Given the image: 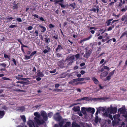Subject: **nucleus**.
Here are the masks:
<instances>
[{
  "mask_svg": "<svg viewBox=\"0 0 127 127\" xmlns=\"http://www.w3.org/2000/svg\"><path fill=\"white\" fill-rule=\"evenodd\" d=\"M111 106H110V108H109V107H108V108L107 109V111H108V112H109L110 113H111Z\"/></svg>",
  "mask_w": 127,
  "mask_h": 127,
  "instance_id": "680f3d73",
  "label": "nucleus"
},
{
  "mask_svg": "<svg viewBox=\"0 0 127 127\" xmlns=\"http://www.w3.org/2000/svg\"><path fill=\"white\" fill-rule=\"evenodd\" d=\"M125 35H126V37H127V31L125 32L122 34L120 38H121L122 37Z\"/></svg>",
  "mask_w": 127,
  "mask_h": 127,
  "instance_id": "473e14b6",
  "label": "nucleus"
},
{
  "mask_svg": "<svg viewBox=\"0 0 127 127\" xmlns=\"http://www.w3.org/2000/svg\"><path fill=\"white\" fill-rule=\"evenodd\" d=\"M111 77L109 75L107 76L106 78V80L109 81L111 79Z\"/></svg>",
  "mask_w": 127,
  "mask_h": 127,
  "instance_id": "13d9d810",
  "label": "nucleus"
},
{
  "mask_svg": "<svg viewBox=\"0 0 127 127\" xmlns=\"http://www.w3.org/2000/svg\"><path fill=\"white\" fill-rule=\"evenodd\" d=\"M63 49V48L60 45H59L55 50L56 52H60L61 50Z\"/></svg>",
  "mask_w": 127,
  "mask_h": 127,
  "instance_id": "6e6552de",
  "label": "nucleus"
},
{
  "mask_svg": "<svg viewBox=\"0 0 127 127\" xmlns=\"http://www.w3.org/2000/svg\"><path fill=\"white\" fill-rule=\"evenodd\" d=\"M33 35L35 36L38 35V32L37 30H36L35 32L33 33Z\"/></svg>",
  "mask_w": 127,
  "mask_h": 127,
  "instance_id": "a18cd8bd",
  "label": "nucleus"
},
{
  "mask_svg": "<svg viewBox=\"0 0 127 127\" xmlns=\"http://www.w3.org/2000/svg\"><path fill=\"white\" fill-rule=\"evenodd\" d=\"M78 79V78H76L75 79H74L73 80L74 83L76 85H77L78 84H80V82H78V81H79Z\"/></svg>",
  "mask_w": 127,
  "mask_h": 127,
  "instance_id": "393cba45",
  "label": "nucleus"
},
{
  "mask_svg": "<svg viewBox=\"0 0 127 127\" xmlns=\"http://www.w3.org/2000/svg\"><path fill=\"white\" fill-rule=\"evenodd\" d=\"M105 99L104 97H99V98H93L92 99L94 101L97 100H104Z\"/></svg>",
  "mask_w": 127,
  "mask_h": 127,
  "instance_id": "4be33fe9",
  "label": "nucleus"
},
{
  "mask_svg": "<svg viewBox=\"0 0 127 127\" xmlns=\"http://www.w3.org/2000/svg\"><path fill=\"white\" fill-rule=\"evenodd\" d=\"M114 27L115 26L114 25H112L111 26L109 27L107 29V31H111Z\"/></svg>",
  "mask_w": 127,
  "mask_h": 127,
  "instance_id": "2f4dec72",
  "label": "nucleus"
},
{
  "mask_svg": "<svg viewBox=\"0 0 127 127\" xmlns=\"http://www.w3.org/2000/svg\"><path fill=\"white\" fill-rule=\"evenodd\" d=\"M55 27V25H53L52 24H50L49 25V28L50 29H52V28H54Z\"/></svg>",
  "mask_w": 127,
  "mask_h": 127,
  "instance_id": "de8ad7c7",
  "label": "nucleus"
},
{
  "mask_svg": "<svg viewBox=\"0 0 127 127\" xmlns=\"http://www.w3.org/2000/svg\"><path fill=\"white\" fill-rule=\"evenodd\" d=\"M112 15L113 16H115V17H116V18H117L119 17V15H116L114 13H113L112 14Z\"/></svg>",
  "mask_w": 127,
  "mask_h": 127,
  "instance_id": "0e129e2a",
  "label": "nucleus"
},
{
  "mask_svg": "<svg viewBox=\"0 0 127 127\" xmlns=\"http://www.w3.org/2000/svg\"><path fill=\"white\" fill-rule=\"evenodd\" d=\"M86 51L84 55V56L85 58H88L92 53V51L90 50H88L86 48Z\"/></svg>",
  "mask_w": 127,
  "mask_h": 127,
  "instance_id": "7ed1b4c3",
  "label": "nucleus"
},
{
  "mask_svg": "<svg viewBox=\"0 0 127 127\" xmlns=\"http://www.w3.org/2000/svg\"><path fill=\"white\" fill-rule=\"evenodd\" d=\"M5 114V113L4 111L0 110V119L2 118Z\"/></svg>",
  "mask_w": 127,
  "mask_h": 127,
  "instance_id": "6ab92c4d",
  "label": "nucleus"
},
{
  "mask_svg": "<svg viewBox=\"0 0 127 127\" xmlns=\"http://www.w3.org/2000/svg\"><path fill=\"white\" fill-rule=\"evenodd\" d=\"M92 37V35H90L88 37L83 39V40L84 41H85L86 40H89Z\"/></svg>",
  "mask_w": 127,
  "mask_h": 127,
  "instance_id": "e433bc0d",
  "label": "nucleus"
},
{
  "mask_svg": "<svg viewBox=\"0 0 127 127\" xmlns=\"http://www.w3.org/2000/svg\"><path fill=\"white\" fill-rule=\"evenodd\" d=\"M125 3V0H120V2L118 4V7L121 8L122 6V4Z\"/></svg>",
  "mask_w": 127,
  "mask_h": 127,
  "instance_id": "f3484780",
  "label": "nucleus"
},
{
  "mask_svg": "<svg viewBox=\"0 0 127 127\" xmlns=\"http://www.w3.org/2000/svg\"><path fill=\"white\" fill-rule=\"evenodd\" d=\"M90 10L91 11H93L95 12L97 11V9H96V8L93 7Z\"/></svg>",
  "mask_w": 127,
  "mask_h": 127,
  "instance_id": "c03bdc74",
  "label": "nucleus"
},
{
  "mask_svg": "<svg viewBox=\"0 0 127 127\" xmlns=\"http://www.w3.org/2000/svg\"><path fill=\"white\" fill-rule=\"evenodd\" d=\"M41 116L43 117V119L40 120L39 119L34 117V119L36 123L38 125H42L45 123V121H47L48 119V117L46 112L42 110L40 112Z\"/></svg>",
  "mask_w": 127,
  "mask_h": 127,
  "instance_id": "f257e3e1",
  "label": "nucleus"
},
{
  "mask_svg": "<svg viewBox=\"0 0 127 127\" xmlns=\"http://www.w3.org/2000/svg\"><path fill=\"white\" fill-rule=\"evenodd\" d=\"M19 81H16L15 82H14L12 83V85L13 86H15L17 88L19 87Z\"/></svg>",
  "mask_w": 127,
  "mask_h": 127,
  "instance_id": "dca6fc26",
  "label": "nucleus"
},
{
  "mask_svg": "<svg viewBox=\"0 0 127 127\" xmlns=\"http://www.w3.org/2000/svg\"><path fill=\"white\" fill-rule=\"evenodd\" d=\"M111 22L108 20L106 22L107 26H109L111 24Z\"/></svg>",
  "mask_w": 127,
  "mask_h": 127,
  "instance_id": "6e6d98bb",
  "label": "nucleus"
},
{
  "mask_svg": "<svg viewBox=\"0 0 127 127\" xmlns=\"http://www.w3.org/2000/svg\"><path fill=\"white\" fill-rule=\"evenodd\" d=\"M69 5L71 7L72 9H74L75 8V3H72L70 4Z\"/></svg>",
  "mask_w": 127,
  "mask_h": 127,
  "instance_id": "7c9ffc66",
  "label": "nucleus"
},
{
  "mask_svg": "<svg viewBox=\"0 0 127 127\" xmlns=\"http://www.w3.org/2000/svg\"><path fill=\"white\" fill-rule=\"evenodd\" d=\"M56 56L58 58L62 57V54L59 53H57L56 54Z\"/></svg>",
  "mask_w": 127,
  "mask_h": 127,
  "instance_id": "49530a36",
  "label": "nucleus"
},
{
  "mask_svg": "<svg viewBox=\"0 0 127 127\" xmlns=\"http://www.w3.org/2000/svg\"><path fill=\"white\" fill-rule=\"evenodd\" d=\"M32 15L34 17V19H36V18L38 19L39 18V16L37 15L34 14V15Z\"/></svg>",
  "mask_w": 127,
  "mask_h": 127,
  "instance_id": "603ef678",
  "label": "nucleus"
},
{
  "mask_svg": "<svg viewBox=\"0 0 127 127\" xmlns=\"http://www.w3.org/2000/svg\"><path fill=\"white\" fill-rule=\"evenodd\" d=\"M89 98V97H83L81 98L82 100H86V101H89L90 100V99L88 100V99Z\"/></svg>",
  "mask_w": 127,
  "mask_h": 127,
  "instance_id": "58836bf2",
  "label": "nucleus"
},
{
  "mask_svg": "<svg viewBox=\"0 0 127 127\" xmlns=\"http://www.w3.org/2000/svg\"><path fill=\"white\" fill-rule=\"evenodd\" d=\"M80 56V54H77L75 55V57L77 59H79Z\"/></svg>",
  "mask_w": 127,
  "mask_h": 127,
  "instance_id": "79ce46f5",
  "label": "nucleus"
},
{
  "mask_svg": "<svg viewBox=\"0 0 127 127\" xmlns=\"http://www.w3.org/2000/svg\"><path fill=\"white\" fill-rule=\"evenodd\" d=\"M39 20L40 21L44 22L45 20L42 17H39Z\"/></svg>",
  "mask_w": 127,
  "mask_h": 127,
  "instance_id": "8fccbe9b",
  "label": "nucleus"
},
{
  "mask_svg": "<svg viewBox=\"0 0 127 127\" xmlns=\"http://www.w3.org/2000/svg\"><path fill=\"white\" fill-rule=\"evenodd\" d=\"M38 76L42 77L44 76V75L43 74L42 72H40V73H39L37 75Z\"/></svg>",
  "mask_w": 127,
  "mask_h": 127,
  "instance_id": "864d4df0",
  "label": "nucleus"
},
{
  "mask_svg": "<svg viewBox=\"0 0 127 127\" xmlns=\"http://www.w3.org/2000/svg\"><path fill=\"white\" fill-rule=\"evenodd\" d=\"M112 125L113 126H114L116 124V122L115 121H113L112 122Z\"/></svg>",
  "mask_w": 127,
  "mask_h": 127,
  "instance_id": "774afa93",
  "label": "nucleus"
},
{
  "mask_svg": "<svg viewBox=\"0 0 127 127\" xmlns=\"http://www.w3.org/2000/svg\"><path fill=\"white\" fill-rule=\"evenodd\" d=\"M34 115L36 117H35L38 119L40 118L41 116L39 114L38 112H36L34 113Z\"/></svg>",
  "mask_w": 127,
  "mask_h": 127,
  "instance_id": "a211bd4d",
  "label": "nucleus"
},
{
  "mask_svg": "<svg viewBox=\"0 0 127 127\" xmlns=\"http://www.w3.org/2000/svg\"><path fill=\"white\" fill-rule=\"evenodd\" d=\"M71 123L70 122H67L65 124L68 127H69Z\"/></svg>",
  "mask_w": 127,
  "mask_h": 127,
  "instance_id": "bf43d9fd",
  "label": "nucleus"
},
{
  "mask_svg": "<svg viewBox=\"0 0 127 127\" xmlns=\"http://www.w3.org/2000/svg\"><path fill=\"white\" fill-rule=\"evenodd\" d=\"M16 91L17 92H25V91H26V90L25 89H24V90L18 89V90H16Z\"/></svg>",
  "mask_w": 127,
  "mask_h": 127,
  "instance_id": "3c124183",
  "label": "nucleus"
},
{
  "mask_svg": "<svg viewBox=\"0 0 127 127\" xmlns=\"http://www.w3.org/2000/svg\"><path fill=\"white\" fill-rule=\"evenodd\" d=\"M12 61L13 62L14 64L16 66L17 65L16 61L15 60V59H14V58H12Z\"/></svg>",
  "mask_w": 127,
  "mask_h": 127,
  "instance_id": "37998d69",
  "label": "nucleus"
},
{
  "mask_svg": "<svg viewBox=\"0 0 127 127\" xmlns=\"http://www.w3.org/2000/svg\"><path fill=\"white\" fill-rule=\"evenodd\" d=\"M25 108L24 106H22L18 107V110L21 112H22L25 110Z\"/></svg>",
  "mask_w": 127,
  "mask_h": 127,
  "instance_id": "9d476101",
  "label": "nucleus"
},
{
  "mask_svg": "<svg viewBox=\"0 0 127 127\" xmlns=\"http://www.w3.org/2000/svg\"><path fill=\"white\" fill-rule=\"evenodd\" d=\"M47 115L49 118H51L53 115V112H51L50 113H48Z\"/></svg>",
  "mask_w": 127,
  "mask_h": 127,
  "instance_id": "72a5a7b5",
  "label": "nucleus"
},
{
  "mask_svg": "<svg viewBox=\"0 0 127 127\" xmlns=\"http://www.w3.org/2000/svg\"><path fill=\"white\" fill-rule=\"evenodd\" d=\"M32 56V53H31L30 54V56H28L27 55H25V59L26 60H28L30 59L31 58L30 57Z\"/></svg>",
  "mask_w": 127,
  "mask_h": 127,
  "instance_id": "f704fd0d",
  "label": "nucleus"
},
{
  "mask_svg": "<svg viewBox=\"0 0 127 127\" xmlns=\"http://www.w3.org/2000/svg\"><path fill=\"white\" fill-rule=\"evenodd\" d=\"M2 79L4 80H9L10 79L9 78H7L5 77H3Z\"/></svg>",
  "mask_w": 127,
  "mask_h": 127,
  "instance_id": "338daca9",
  "label": "nucleus"
},
{
  "mask_svg": "<svg viewBox=\"0 0 127 127\" xmlns=\"http://www.w3.org/2000/svg\"><path fill=\"white\" fill-rule=\"evenodd\" d=\"M78 79L79 81H83L84 80V78H78Z\"/></svg>",
  "mask_w": 127,
  "mask_h": 127,
  "instance_id": "5fc2aeb1",
  "label": "nucleus"
},
{
  "mask_svg": "<svg viewBox=\"0 0 127 127\" xmlns=\"http://www.w3.org/2000/svg\"><path fill=\"white\" fill-rule=\"evenodd\" d=\"M15 78L16 79L18 80H27L26 79V78H24L21 77L20 76H16Z\"/></svg>",
  "mask_w": 127,
  "mask_h": 127,
  "instance_id": "a878e982",
  "label": "nucleus"
},
{
  "mask_svg": "<svg viewBox=\"0 0 127 127\" xmlns=\"http://www.w3.org/2000/svg\"><path fill=\"white\" fill-rule=\"evenodd\" d=\"M13 23H12V24L9 27V28H13L15 27H18V26L16 25H13Z\"/></svg>",
  "mask_w": 127,
  "mask_h": 127,
  "instance_id": "4c0bfd02",
  "label": "nucleus"
},
{
  "mask_svg": "<svg viewBox=\"0 0 127 127\" xmlns=\"http://www.w3.org/2000/svg\"><path fill=\"white\" fill-rule=\"evenodd\" d=\"M44 39V41L47 43H48L49 42H50V40L49 38H48V36L46 34H44L43 35Z\"/></svg>",
  "mask_w": 127,
  "mask_h": 127,
  "instance_id": "423d86ee",
  "label": "nucleus"
},
{
  "mask_svg": "<svg viewBox=\"0 0 127 127\" xmlns=\"http://www.w3.org/2000/svg\"><path fill=\"white\" fill-rule=\"evenodd\" d=\"M13 11L16 12V11L18 9V6L17 4H13Z\"/></svg>",
  "mask_w": 127,
  "mask_h": 127,
  "instance_id": "9b49d317",
  "label": "nucleus"
},
{
  "mask_svg": "<svg viewBox=\"0 0 127 127\" xmlns=\"http://www.w3.org/2000/svg\"><path fill=\"white\" fill-rule=\"evenodd\" d=\"M111 113H116L117 111V107H112L111 106Z\"/></svg>",
  "mask_w": 127,
  "mask_h": 127,
  "instance_id": "1a4fd4ad",
  "label": "nucleus"
},
{
  "mask_svg": "<svg viewBox=\"0 0 127 127\" xmlns=\"http://www.w3.org/2000/svg\"><path fill=\"white\" fill-rule=\"evenodd\" d=\"M39 27L41 29V32H45L46 30V29L45 27L41 25H39Z\"/></svg>",
  "mask_w": 127,
  "mask_h": 127,
  "instance_id": "aec40b11",
  "label": "nucleus"
},
{
  "mask_svg": "<svg viewBox=\"0 0 127 127\" xmlns=\"http://www.w3.org/2000/svg\"><path fill=\"white\" fill-rule=\"evenodd\" d=\"M92 79L94 81V82L95 84H97L99 82L98 80L95 77H93Z\"/></svg>",
  "mask_w": 127,
  "mask_h": 127,
  "instance_id": "cd10ccee",
  "label": "nucleus"
},
{
  "mask_svg": "<svg viewBox=\"0 0 127 127\" xmlns=\"http://www.w3.org/2000/svg\"><path fill=\"white\" fill-rule=\"evenodd\" d=\"M4 57L6 59H8L9 60L10 59V57H9L8 55L6 54H4Z\"/></svg>",
  "mask_w": 127,
  "mask_h": 127,
  "instance_id": "ea45409f",
  "label": "nucleus"
},
{
  "mask_svg": "<svg viewBox=\"0 0 127 127\" xmlns=\"http://www.w3.org/2000/svg\"><path fill=\"white\" fill-rule=\"evenodd\" d=\"M2 108L5 110H8V108L7 107L5 106L3 107H2Z\"/></svg>",
  "mask_w": 127,
  "mask_h": 127,
  "instance_id": "e2e57ef3",
  "label": "nucleus"
},
{
  "mask_svg": "<svg viewBox=\"0 0 127 127\" xmlns=\"http://www.w3.org/2000/svg\"><path fill=\"white\" fill-rule=\"evenodd\" d=\"M16 20L17 21L19 22H21L22 21V20L21 18H16Z\"/></svg>",
  "mask_w": 127,
  "mask_h": 127,
  "instance_id": "052dcab7",
  "label": "nucleus"
},
{
  "mask_svg": "<svg viewBox=\"0 0 127 127\" xmlns=\"http://www.w3.org/2000/svg\"><path fill=\"white\" fill-rule=\"evenodd\" d=\"M108 71H105L102 73L101 75L100 76L102 77H105L108 74Z\"/></svg>",
  "mask_w": 127,
  "mask_h": 127,
  "instance_id": "ddd939ff",
  "label": "nucleus"
},
{
  "mask_svg": "<svg viewBox=\"0 0 127 127\" xmlns=\"http://www.w3.org/2000/svg\"><path fill=\"white\" fill-rule=\"evenodd\" d=\"M72 110L75 112L79 111L80 110V107L79 106H77L73 107L72 108Z\"/></svg>",
  "mask_w": 127,
  "mask_h": 127,
  "instance_id": "4468645a",
  "label": "nucleus"
},
{
  "mask_svg": "<svg viewBox=\"0 0 127 127\" xmlns=\"http://www.w3.org/2000/svg\"><path fill=\"white\" fill-rule=\"evenodd\" d=\"M81 110L82 113L84 115L86 114V108L85 107H83L81 108Z\"/></svg>",
  "mask_w": 127,
  "mask_h": 127,
  "instance_id": "2eb2a0df",
  "label": "nucleus"
},
{
  "mask_svg": "<svg viewBox=\"0 0 127 127\" xmlns=\"http://www.w3.org/2000/svg\"><path fill=\"white\" fill-rule=\"evenodd\" d=\"M72 127H81L80 126L76 123L75 122H74L72 123Z\"/></svg>",
  "mask_w": 127,
  "mask_h": 127,
  "instance_id": "412c9836",
  "label": "nucleus"
},
{
  "mask_svg": "<svg viewBox=\"0 0 127 127\" xmlns=\"http://www.w3.org/2000/svg\"><path fill=\"white\" fill-rule=\"evenodd\" d=\"M99 121V119L98 116L97 115H96L95 118V122L96 123H97Z\"/></svg>",
  "mask_w": 127,
  "mask_h": 127,
  "instance_id": "c9c22d12",
  "label": "nucleus"
},
{
  "mask_svg": "<svg viewBox=\"0 0 127 127\" xmlns=\"http://www.w3.org/2000/svg\"><path fill=\"white\" fill-rule=\"evenodd\" d=\"M126 19H127V16L123 15L121 18V20L122 21H124Z\"/></svg>",
  "mask_w": 127,
  "mask_h": 127,
  "instance_id": "a19ab883",
  "label": "nucleus"
},
{
  "mask_svg": "<svg viewBox=\"0 0 127 127\" xmlns=\"http://www.w3.org/2000/svg\"><path fill=\"white\" fill-rule=\"evenodd\" d=\"M63 0H54L55 2V4H59L61 6V7L62 8H64L65 7V5L62 4L60 3H62Z\"/></svg>",
  "mask_w": 127,
  "mask_h": 127,
  "instance_id": "0eeeda50",
  "label": "nucleus"
},
{
  "mask_svg": "<svg viewBox=\"0 0 127 127\" xmlns=\"http://www.w3.org/2000/svg\"><path fill=\"white\" fill-rule=\"evenodd\" d=\"M8 16L7 17V22H9L11 21L12 19H14L12 17H9V16Z\"/></svg>",
  "mask_w": 127,
  "mask_h": 127,
  "instance_id": "b1692460",
  "label": "nucleus"
},
{
  "mask_svg": "<svg viewBox=\"0 0 127 127\" xmlns=\"http://www.w3.org/2000/svg\"><path fill=\"white\" fill-rule=\"evenodd\" d=\"M119 111H120L121 113H123L125 112L126 111V108L125 106L122 107L121 108L119 109Z\"/></svg>",
  "mask_w": 127,
  "mask_h": 127,
  "instance_id": "f8f14e48",
  "label": "nucleus"
},
{
  "mask_svg": "<svg viewBox=\"0 0 127 127\" xmlns=\"http://www.w3.org/2000/svg\"><path fill=\"white\" fill-rule=\"evenodd\" d=\"M74 57L73 56H72L69 57H67L65 60L68 62L69 64L72 63L74 59Z\"/></svg>",
  "mask_w": 127,
  "mask_h": 127,
  "instance_id": "39448f33",
  "label": "nucleus"
},
{
  "mask_svg": "<svg viewBox=\"0 0 127 127\" xmlns=\"http://www.w3.org/2000/svg\"><path fill=\"white\" fill-rule=\"evenodd\" d=\"M93 7L96 8L97 13H98L99 11V7L98 5L97 4H94L93 5Z\"/></svg>",
  "mask_w": 127,
  "mask_h": 127,
  "instance_id": "5701e85b",
  "label": "nucleus"
},
{
  "mask_svg": "<svg viewBox=\"0 0 127 127\" xmlns=\"http://www.w3.org/2000/svg\"><path fill=\"white\" fill-rule=\"evenodd\" d=\"M102 108L101 107H99L98 109H97V110L95 113V115H97L99 113H100L101 110Z\"/></svg>",
  "mask_w": 127,
  "mask_h": 127,
  "instance_id": "c756f323",
  "label": "nucleus"
},
{
  "mask_svg": "<svg viewBox=\"0 0 127 127\" xmlns=\"http://www.w3.org/2000/svg\"><path fill=\"white\" fill-rule=\"evenodd\" d=\"M21 119L23 120L24 122L26 121V119L25 116L24 115H21L20 116Z\"/></svg>",
  "mask_w": 127,
  "mask_h": 127,
  "instance_id": "c85d7f7f",
  "label": "nucleus"
},
{
  "mask_svg": "<svg viewBox=\"0 0 127 127\" xmlns=\"http://www.w3.org/2000/svg\"><path fill=\"white\" fill-rule=\"evenodd\" d=\"M114 71H115V70H113V71L112 72H110L109 73V76H110L111 77V76H112L113 75V74H114Z\"/></svg>",
  "mask_w": 127,
  "mask_h": 127,
  "instance_id": "09e8293b",
  "label": "nucleus"
},
{
  "mask_svg": "<svg viewBox=\"0 0 127 127\" xmlns=\"http://www.w3.org/2000/svg\"><path fill=\"white\" fill-rule=\"evenodd\" d=\"M103 67L104 68V69H106L108 70H109V68L107 66H103Z\"/></svg>",
  "mask_w": 127,
  "mask_h": 127,
  "instance_id": "69168bd1",
  "label": "nucleus"
},
{
  "mask_svg": "<svg viewBox=\"0 0 127 127\" xmlns=\"http://www.w3.org/2000/svg\"><path fill=\"white\" fill-rule=\"evenodd\" d=\"M28 84V83L26 82L19 81L18 88H21L22 89H26L28 87L27 86Z\"/></svg>",
  "mask_w": 127,
  "mask_h": 127,
  "instance_id": "f03ea898",
  "label": "nucleus"
},
{
  "mask_svg": "<svg viewBox=\"0 0 127 127\" xmlns=\"http://www.w3.org/2000/svg\"><path fill=\"white\" fill-rule=\"evenodd\" d=\"M54 117L56 121H60L62 119V117L59 113H56Z\"/></svg>",
  "mask_w": 127,
  "mask_h": 127,
  "instance_id": "20e7f679",
  "label": "nucleus"
},
{
  "mask_svg": "<svg viewBox=\"0 0 127 127\" xmlns=\"http://www.w3.org/2000/svg\"><path fill=\"white\" fill-rule=\"evenodd\" d=\"M0 65L4 67H5L6 66V64L5 63L0 64Z\"/></svg>",
  "mask_w": 127,
  "mask_h": 127,
  "instance_id": "4d7b16f0",
  "label": "nucleus"
},
{
  "mask_svg": "<svg viewBox=\"0 0 127 127\" xmlns=\"http://www.w3.org/2000/svg\"><path fill=\"white\" fill-rule=\"evenodd\" d=\"M64 120H66V119L63 120L62 121H61L59 123V125L60 127H63V125L64 123Z\"/></svg>",
  "mask_w": 127,
  "mask_h": 127,
  "instance_id": "bb28decb",
  "label": "nucleus"
}]
</instances>
